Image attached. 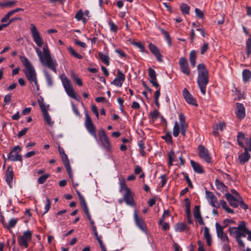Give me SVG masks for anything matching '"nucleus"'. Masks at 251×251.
Returning <instances> with one entry per match:
<instances>
[{"label": "nucleus", "instance_id": "nucleus-1", "mask_svg": "<svg viewBox=\"0 0 251 251\" xmlns=\"http://www.w3.org/2000/svg\"><path fill=\"white\" fill-rule=\"evenodd\" d=\"M30 30L33 41L37 46L34 49L40 62L43 66L47 67L55 73H57V63L56 60L51 57L48 45L44 44V39L34 24H30Z\"/></svg>", "mask_w": 251, "mask_h": 251}, {"label": "nucleus", "instance_id": "nucleus-2", "mask_svg": "<svg viewBox=\"0 0 251 251\" xmlns=\"http://www.w3.org/2000/svg\"><path fill=\"white\" fill-rule=\"evenodd\" d=\"M228 231L230 235H233L238 245L243 249L245 247V245L241 237H245L246 234H248V239L251 241V231L247 228L246 223L244 221H240L237 227L230 226L228 228Z\"/></svg>", "mask_w": 251, "mask_h": 251}, {"label": "nucleus", "instance_id": "nucleus-3", "mask_svg": "<svg viewBox=\"0 0 251 251\" xmlns=\"http://www.w3.org/2000/svg\"><path fill=\"white\" fill-rule=\"evenodd\" d=\"M198 77L197 83L203 95L206 94V88L209 82V73L205 65L199 64L197 66Z\"/></svg>", "mask_w": 251, "mask_h": 251}, {"label": "nucleus", "instance_id": "nucleus-4", "mask_svg": "<svg viewBox=\"0 0 251 251\" xmlns=\"http://www.w3.org/2000/svg\"><path fill=\"white\" fill-rule=\"evenodd\" d=\"M22 61L25 67L24 73L28 80L31 84L33 83L36 87L37 91H39V86L38 83L36 73L33 66L26 57H24Z\"/></svg>", "mask_w": 251, "mask_h": 251}, {"label": "nucleus", "instance_id": "nucleus-5", "mask_svg": "<svg viewBox=\"0 0 251 251\" xmlns=\"http://www.w3.org/2000/svg\"><path fill=\"white\" fill-rule=\"evenodd\" d=\"M178 118L180 122V126L178 122L176 121L173 127V134L175 137H177L179 132L183 136H185L186 131L187 128V125L185 122V117L184 115L180 113L179 114Z\"/></svg>", "mask_w": 251, "mask_h": 251}, {"label": "nucleus", "instance_id": "nucleus-6", "mask_svg": "<svg viewBox=\"0 0 251 251\" xmlns=\"http://www.w3.org/2000/svg\"><path fill=\"white\" fill-rule=\"evenodd\" d=\"M60 79L62 81L63 86L68 95L72 98L77 100L76 94L73 87L69 79L66 75L63 74L60 76Z\"/></svg>", "mask_w": 251, "mask_h": 251}, {"label": "nucleus", "instance_id": "nucleus-7", "mask_svg": "<svg viewBox=\"0 0 251 251\" xmlns=\"http://www.w3.org/2000/svg\"><path fill=\"white\" fill-rule=\"evenodd\" d=\"M99 136L101 146L106 151H110L111 149V145L105 131L103 129L99 130Z\"/></svg>", "mask_w": 251, "mask_h": 251}, {"label": "nucleus", "instance_id": "nucleus-8", "mask_svg": "<svg viewBox=\"0 0 251 251\" xmlns=\"http://www.w3.org/2000/svg\"><path fill=\"white\" fill-rule=\"evenodd\" d=\"M32 232L27 230L24 232L22 235L18 237L19 245L23 248H27L28 247V242L31 240Z\"/></svg>", "mask_w": 251, "mask_h": 251}, {"label": "nucleus", "instance_id": "nucleus-9", "mask_svg": "<svg viewBox=\"0 0 251 251\" xmlns=\"http://www.w3.org/2000/svg\"><path fill=\"white\" fill-rule=\"evenodd\" d=\"M21 150L22 149L19 146H15L8 154L7 158V159H4V161L7 159L13 162L17 161H22V156L21 155L19 154Z\"/></svg>", "mask_w": 251, "mask_h": 251}, {"label": "nucleus", "instance_id": "nucleus-10", "mask_svg": "<svg viewBox=\"0 0 251 251\" xmlns=\"http://www.w3.org/2000/svg\"><path fill=\"white\" fill-rule=\"evenodd\" d=\"M199 155L206 163H211V157L208 150L202 145H200L198 147Z\"/></svg>", "mask_w": 251, "mask_h": 251}, {"label": "nucleus", "instance_id": "nucleus-11", "mask_svg": "<svg viewBox=\"0 0 251 251\" xmlns=\"http://www.w3.org/2000/svg\"><path fill=\"white\" fill-rule=\"evenodd\" d=\"M85 126L88 132L95 138H97L95 127L88 114H85Z\"/></svg>", "mask_w": 251, "mask_h": 251}, {"label": "nucleus", "instance_id": "nucleus-12", "mask_svg": "<svg viewBox=\"0 0 251 251\" xmlns=\"http://www.w3.org/2000/svg\"><path fill=\"white\" fill-rule=\"evenodd\" d=\"M134 220L136 225L143 232L147 234V226L143 221V219L138 216L137 212L135 211L133 214Z\"/></svg>", "mask_w": 251, "mask_h": 251}, {"label": "nucleus", "instance_id": "nucleus-13", "mask_svg": "<svg viewBox=\"0 0 251 251\" xmlns=\"http://www.w3.org/2000/svg\"><path fill=\"white\" fill-rule=\"evenodd\" d=\"M216 230L217 237L220 238L222 242H229V239L224 231V227L221 226L218 223L215 224Z\"/></svg>", "mask_w": 251, "mask_h": 251}, {"label": "nucleus", "instance_id": "nucleus-14", "mask_svg": "<svg viewBox=\"0 0 251 251\" xmlns=\"http://www.w3.org/2000/svg\"><path fill=\"white\" fill-rule=\"evenodd\" d=\"M179 65L181 71L184 74L189 75L191 73V70L187 59L185 57H180L179 60Z\"/></svg>", "mask_w": 251, "mask_h": 251}, {"label": "nucleus", "instance_id": "nucleus-15", "mask_svg": "<svg viewBox=\"0 0 251 251\" xmlns=\"http://www.w3.org/2000/svg\"><path fill=\"white\" fill-rule=\"evenodd\" d=\"M205 193L207 200L210 203V205L213 207L216 208H219L220 204L219 202H218L217 199L213 193L206 191Z\"/></svg>", "mask_w": 251, "mask_h": 251}, {"label": "nucleus", "instance_id": "nucleus-16", "mask_svg": "<svg viewBox=\"0 0 251 251\" xmlns=\"http://www.w3.org/2000/svg\"><path fill=\"white\" fill-rule=\"evenodd\" d=\"M235 113L236 118L240 120L245 118L246 115L245 108L243 104L238 102L236 103Z\"/></svg>", "mask_w": 251, "mask_h": 251}, {"label": "nucleus", "instance_id": "nucleus-17", "mask_svg": "<svg viewBox=\"0 0 251 251\" xmlns=\"http://www.w3.org/2000/svg\"><path fill=\"white\" fill-rule=\"evenodd\" d=\"M182 94L186 101L189 104L197 105V101L194 97L189 93L186 88H184L182 91Z\"/></svg>", "mask_w": 251, "mask_h": 251}, {"label": "nucleus", "instance_id": "nucleus-18", "mask_svg": "<svg viewBox=\"0 0 251 251\" xmlns=\"http://www.w3.org/2000/svg\"><path fill=\"white\" fill-rule=\"evenodd\" d=\"M149 48L150 49V50L151 52L155 56L158 62H161L163 61V60L162 59V55L160 53L159 49L157 48V47L152 43H150L149 45Z\"/></svg>", "mask_w": 251, "mask_h": 251}, {"label": "nucleus", "instance_id": "nucleus-19", "mask_svg": "<svg viewBox=\"0 0 251 251\" xmlns=\"http://www.w3.org/2000/svg\"><path fill=\"white\" fill-rule=\"evenodd\" d=\"M245 152L242 153L238 156V160L240 164H244L248 162L251 158V155L249 153V148H245Z\"/></svg>", "mask_w": 251, "mask_h": 251}, {"label": "nucleus", "instance_id": "nucleus-20", "mask_svg": "<svg viewBox=\"0 0 251 251\" xmlns=\"http://www.w3.org/2000/svg\"><path fill=\"white\" fill-rule=\"evenodd\" d=\"M124 201L126 203L129 205L133 206L134 205V198L132 192L130 190L129 191L126 192L124 197H123Z\"/></svg>", "mask_w": 251, "mask_h": 251}, {"label": "nucleus", "instance_id": "nucleus-21", "mask_svg": "<svg viewBox=\"0 0 251 251\" xmlns=\"http://www.w3.org/2000/svg\"><path fill=\"white\" fill-rule=\"evenodd\" d=\"M225 197L230 205L233 207H237L239 205V200H237L230 193H226Z\"/></svg>", "mask_w": 251, "mask_h": 251}, {"label": "nucleus", "instance_id": "nucleus-22", "mask_svg": "<svg viewBox=\"0 0 251 251\" xmlns=\"http://www.w3.org/2000/svg\"><path fill=\"white\" fill-rule=\"evenodd\" d=\"M13 176L14 174L12 168L10 166L8 167L5 172V177L6 181L10 187H11V185L13 179Z\"/></svg>", "mask_w": 251, "mask_h": 251}, {"label": "nucleus", "instance_id": "nucleus-23", "mask_svg": "<svg viewBox=\"0 0 251 251\" xmlns=\"http://www.w3.org/2000/svg\"><path fill=\"white\" fill-rule=\"evenodd\" d=\"M190 163L195 172L198 174H202L204 172L202 166L198 162L192 160Z\"/></svg>", "mask_w": 251, "mask_h": 251}, {"label": "nucleus", "instance_id": "nucleus-24", "mask_svg": "<svg viewBox=\"0 0 251 251\" xmlns=\"http://www.w3.org/2000/svg\"><path fill=\"white\" fill-rule=\"evenodd\" d=\"M197 52L195 50H192L189 54V61L192 67H194L196 64Z\"/></svg>", "mask_w": 251, "mask_h": 251}, {"label": "nucleus", "instance_id": "nucleus-25", "mask_svg": "<svg viewBox=\"0 0 251 251\" xmlns=\"http://www.w3.org/2000/svg\"><path fill=\"white\" fill-rule=\"evenodd\" d=\"M16 3V0L4 1L2 2H0V7L2 8H12L15 6Z\"/></svg>", "mask_w": 251, "mask_h": 251}, {"label": "nucleus", "instance_id": "nucleus-26", "mask_svg": "<svg viewBox=\"0 0 251 251\" xmlns=\"http://www.w3.org/2000/svg\"><path fill=\"white\" fill-rule=\"evenodd\" d=\"M251 77V72L248 69L244 70L242 72V78L244 82L246 83L250 81Z\"/></svg>", "mask_w": 251, "mask_h": 251}, {"label": "nucleus", "instance_id": "nucleus-27", "mask_svg": "<svg viewBox=\"0 0 251 251\" xmlns=\"http://www.w3.org/2000/svg\"><path fill=\"white\" fill-rule=\"evenodd\" d=\"M204 236L206 239V242L208 246H211V236L209 232V229L207 227H205L204 228Z\"/></svg>", "mask_w": 251, "mask_h": 251}, {"label": "nucleus", "instance_id": "nucleus-28", "mask_svg": "<svg viewBox=\"0 0 251 251\" xmlns=\"http://www.w3.org/2000/svg\"><path fill=\"white\" fill-rule=\"evenodd\" d=\"M99 57L100 61L106 65H109V57L107 55L104 54L102 52H99Z\"/></svg>", "mask_w": 251, "mask_h": 251}, {"label": "nucleus", "instance_id": "nucleus-29", "mask_svg": "<svg viewBox=\"0 0 251 251\" xmlns=\"http://www.w3.org/2000/svg\"><path fill=\"white\" fill-rule=\"evenodd\" d=\"M187 228V226L183 223H177L175 226V231L176 232H183Z\"/></svg>", "mask_w": 251, "mask_h": 251}, {"label": "nucleus", "instance_id": "nucleus-30", "mask_svg": "<svg viewBox=\"0 0 251 251\" xmlns=\"http://www.w3.org/2000/svg\"><path fill=\"white\" fill-rule=\"evenodd\" d=\"M120 180V192L124 191L125 192H127L130 190L129 188H128L126 184L125 180L124 178L121 179L119 178Z\"/></svg>", "mask_w": 251, "mask_h": 251}, {"label": "nucleus", "instance_id": "nucleus-31", "mask_svg": "<svg viewBox=\"0 0 251 251\" xmlns=\"http://www.w3.org/2000/svg\"><path fill=\"white\" fill-rule=\"evenodd\" d=\"M160 31L161 32L162 34H163L168 44V45L171 46L172 45V42H171V38L168 33V32L164 30L163 28L160 29Z\"/></svg>", "mask_w": 251, "mask_h": 251}, {"label": "nucleus", "instance_id": "nucleus-32", "mask_svg": "<svg viewBox=\"0 0 251 251\" xmlns=\"http://www.w3.org/2000/svg\"><path fill=\"white\" fill-rule=\"evenodd\" d=\"M44 75L48 85L51 86L53 85V80L51 75L47 71H44Z\"/></svg>", "mask_w": 251, "mask_h": 251}, {"label": "nucleus", "instance_id": "nucleus-33", "mask_svg": "<svg viewBox=\"0 0 251 251\" xmlns=\"http://www.w3.org/2000/svg\"><path fill=\"white\" fill-rule=\"evenodd\" d=\"M180 8L183 14H189L190 11V6L186 3H181L180 5Z\"/></svg>", "mask_w": 251, "mask_h": 251}, {"label": "nucleus", "instance_id": "nucleus-34", "mask_svg": "<svg viewBox=\"0 0 251 251\" xmlns=\"http://www.w3.org/2000/svg\"><path fill=\"white\" fill-rule=\"evenodd\" d=\"M68 50L70 52V53L71 54V55L72 56H73L74 57H75L76 58H77L79 59H81L82 58V56L80 54H78V53H77L74 50V49L72 47H68Z\"/></svg>", "mask_w": 251, "mask_h": 251}, {"label": "nucleus", "instance_id": "nucleus-35", "mask_svg": "<svg viewBox=\"0 0 251 251\" xmlns=\"http://www.w3.org/2000/svg\"><path fill=\"white\" fill-rule=\"evenodd\" d=\"M209 44L208 43L203 41V43L201 47V54L203 55L209 49Z\"/></svg>", "mask_w": 251, "mask_h": 251}, {"label": "nucleus", "instance_id": "nucleus-36", "mask_svg": "<svg viewBox=\"0 0 251 251\" xmlns=\"http://www.w3.org/2000/svg\"><path fill=\"white\" fill-rule=\"evenodd\" d=\"M50 176L49 174L43 175L38 178L37 182L40 184H43Z\"/></svg>", "mask_w": 251, "mask_h": 251}, {"label": "nucleus", "instance_id": "nucleus-37", "mask_svg": "<svg viewBox=\"0 0 251 251\" xmlns=\"http://www.w3.org/2000/svg\"><path fill=\"white\" fill-rule=\"evenodd\" d=\"M43 115L44 119L47 124L50 126H51L53 124V122L51 121L50 117L48 112L43 114Z\"/></svg>", "mask_w": 251, "mask_h": 251}, {"label": "nucleus", "instance_id": "nucleus-38", "mask_svg": "<svg viewBox=\"0 0 251 251\" xmlns=\"http://www.w3.org/2000/svg\"><path fill=\"white\" fill-rule=\"evenodd\" d=\"M17 223V220L14 218H12L9 221L8 224H6V228L10 229L14 227Z\"/></svg>", "mask_w": 251, "mask_h": 251}, {"label": "nucleus", "instance_id": "nucleus-39", "mask_svg": "<svg viewBox=\"0 0 251 251\" xmlns=\"http://www.w3.org/2000/svg\"><path fill=\"white\" fill-rule=\"evenodd\" d=\"M175 154L174 151H171L168 154V164L169 166L173 165V162L175 161Z\"/></svg>", "mask_w": 251, "mask_h": 251}, {"label": "nucleus", "instance_id": "nucleus-40", "mask_svg": "<svg viewBox=\"0 0 251 251\" xmlns=\"http://www.w3.org/2000/svg\"><path fill=\"white\" fill-rule=\"evenodd\" d=\"M246 49H247V55L248 57L249 56L251 53V38H249L246 41Z\"/></svg>", "mask_w": 251, "mask_h": 251}, {"label": "nucleus", "instance_id": "nucleus-41", "mask_svg": "<svg viewBox=\"0 0 251 251\" xmlns=\"http://www.w3.org/2000/svg\"><path fill=\"white\" fill-rule=\"evenodd\" d=\"M215 185L217 187V189L221 191H224L225 190V188H226V186L224 183H223L222 182L218 179H216L215 181Z\"/></svg>", "mask_w": 251, "mask_h": 251}, {"label": "nucleus", "instance_id": "nucleus-42", "mask_svg": "<svg viewBox=\"0 0 251 251\" xmlns=\"http://www.w3.org/2000/svg\"><path fill=\"white\" fill-rule=\"evenodd\" d=\"M108 25L110 27V29L111 31L116 33L118 30L117 26L111 20L108 21Z\"/></svg>", "mask_w": 251, "mask_h": 251}, {"label": "nucleus", "instance_id": "nucleus-43", "mask_svg": "<svg viewBox=\"0 0 251 251\" xmlns=\"http://www.w3.org/2000/svg\"><path fill=\"white\" fill-rule=\"evenodd\" d=\"M186 201V214L187 215V218H189L190 217V213H191V210H190V203L188 199H185Z\"/></svg>", "mask_w": 251, "mask_h": 251}, {"label": "nucleus", "instance_id": "nucleus-44", "mask_svg": "<svg viewBox=\"0 0 251 251\" xmlns=\"http://www.w3.org/2000/svg\"><path fill=\"white\" fill-rule=\"evenodd\" d=\"M162 138L164 139L169 144L172 143V137L170 132H168L164 136H162Z\"/></svg>", "mask_w": 251, "mask_h": 251}, {"label": "nucleus", "instance_id": "nucleus-45", "mask_svg": "<svg viewBox=\"0 0 251 251\" xmlns=\"http://www.w3.org/2000/svg\"><path fill=\"white\" fill-rule=\"evenodd\" d=\"M84 15L83 12L81 9H80L75 14V18L78 21H79L80 20H83L84 21V18H83V16Z\"/></svg>", "mask_w": 251, "mask_h": 251}, {"label": "nucleus", "instance_id": "nucleus-46", "mask_svg": "<svg viewBox=\"0 0 251 251\" xmlns=\"http://www.w3.org/2000/svg\"><path fill=\"white\" fill-rule=\"evenodd\" d=\"M194 215L195 218L196 219L200 217H201L200 212V206L199 205L195 206L194 209Z\"/></svg>", "mask_w": 251, "mask_h": 251}, {"label": "nucleus", "instance_id": "nucleus-47", "mask_svg": "<svg viewBox=\"0 0 251 251\" xmlns=\"http://www.w3.org/2000/svg\"><path fill=\"white\" fill-rule=\"evenodd\" d=\"M149 76L150 77L151 79H156V75L155 71L151 68H150L149 69Z\"/></svg>", "mask_w": 251, "mask_h": 251}, {"label": "nucleus", "instance_id": "nucleus-48", "mask_svg": "<svg viewBox=\"0 0 251 251\" xmlns=\"http://www.w3.org/2000/svg\"><path fill=\"white\" fill-rule=\"evenodd\" d=\"M46 201H47V203L45 205V206L44 208L45 210L43 212L44 214L47 213L50 208V200L48 197H47V198H46Z\"/></svg>", "mask_w": 251, "mask_h": 251}, {"label": "nucleus", "instance_id": "nucleus-49", "mask_svg": "<svg viewBox=\"0 0 251 251\" xmlns=\"http://www.w3.org/2000/svg\"><path fill=\"white\" fill-rule=\"evenodd\" d=\"M223 223L224 226H222L224 227V228L225 227H226L228 226V224H235V222L230 219H226L224 220V221H223Z\"/></svg>", "mask_w": 251, "mask_h": 251}, {"label": "nucleus", "instance_id": "nucleus-50", "mask_svg": "<svg viewBox=\"0 0 251 251\" xmlns=\"http://www.w3.org/2000/svg\"><path fill=\"white\" fill-rule=\"evenodd\" d=\"M116 78L123 82L125 79V75L120 70H118V75Z\"/></svg>", "mask_w": 251, "mask_h": 251}, {"label": "nucleus", "instance_id": "nucleus-51", "mask_svg": "<svg viewBox=\"0 0 251 251\" xmlns=\"http://www.w3.org/2000/svg\"><path fill=\"white\" fill-rule=\"evenodd\" d=\"M196 16L202 19L204 18V14L203 12L199 8H196L195 10Z\"/></svg>", "mask_w": 251, "mask_h": 251}, {"label": "nucleus", "instance_id": "nucleus-52", "mask_svg": "<svg viewBox=\"0 0 251 251\" xmlns=\"http://www.w3.org/2000/svg\"><path fill=\"white\" fill-rule=\"evenodd\" d=\"M133 45H135L136 47L140 49L141 51L144 52L145 51V48L144 45L141 42H134L133 43Z\"/></svg>", "mask_w": 251, "mask_h": 251}, {"label": "nucleus", "instance_id": "nucleus-53", "mask_svg": "<svg viewBox=\"0 0 251 251\" xmlns=\"http://www.w3.org/2000/svg\"><path fill=\"white\" fill-rule=\"evenodd\" d=\"M72 77L73 78H74V80H75V81L76 83L78 86H81L82 85V82L81 80L79 78H78V77H76V76L75 75V74H73V75H72Z\"/></svg>", "mask_w": 251, "mask_h": 251}, {"label": "nucleus", "instance_id": "nucleus-54", "mask_svg": "<svg viewBox=\"0 0 251 251\" xmlns=\"http://www.w3.org/2000/svg\"><path fill=\"white\" fill-rule=\"evenodd\" d=\"M12 15V13L10 11H9L3 18L1 19L0 22L2 23L6 22Z\"/></svg>", "mask_w": 251, "mask_h": 251}, {"label": "nucleus", "instance_id": "nucleus-55", "mask_svg": "<svg viewBox=\"0 0 251 251\" xmlns=\"http://www.w3.org/2000/svg\"><path fill=\"white\" fill-rule=\"evenodd\" d=\"M28 128L25 127L21 130L18 134L17 136L18 138H21L23 136L25 135L27 132Z\"/></svg>", "mask_w": 251, "mask_h": 251}, {"label": "nucleus", "instance_id": "nucleus-56", "mask_svg": "<svg viewBox=\"0 0 251 251\" xmlns=\"http://www.w3.org/2000/svg\"><path fill=\"white\" fill-rule=\"evenodd\" d=\"M80 204H81V206L82 207L83 210L84 212H85V214L87 215L88 214H89L90 213H89L88 208L86 202L81 203Z\"/></svg>", "mask_w": 251, "mask_h": 251}, {"label": "nucleus", "instance_id": "nucleus-57", "mask_svg": "<svg viewBox=\"0 0 251 251\" xmlns=\"http://www.w3.org/2000/svg\"><path fill=\"white\" fill-rule=\"evenodd\" d=\"M123 82H122L120 80L115 78L114 80L112 81V84L117 87H121Z\"/></svg>", "mask_w": 251, "mask_h": 251}, {"label": "nucleus", "instance_id": "nucleus-58", "mask_svg": "<svg viewBox=\"0 0 251 251\" xmlns=\"http://www.w3.org/2000/svg\"><path fill=\"white\" fill-rule=\"evenodd\" d=\"M76 193L78 196V197L79 198L80 203L81 204V203L86 202L84 197L81 194L80 192L78 190H76Z\"/></svg>", "mask_w": 251, "mask_h": 251}, {"label": "nucleus", "instance_id": "nucleus-59", "mask_svg": "<svg viewBox=\"0 0 251 251\" xmlns=\"http://www.w3.org/2000/svg\"><path fill=\"white\" fill-rule=\"evenodd\" d=\"M75 44H76L83 48H86L87 47V46L84 42L80 41L78 40H75Z\"/></svg>", "mask_w": 251, "mask_h": 251}, {"label": "nucleus", "instance_id": "nucleus-60", "mask_svg": "<svg viewBox=\"0 0 251 251\" xmlns=\"http://www.w3.org/2000/svg\"><path fill=\"white\" fill-rule=\"evenodd\" d=\"M159 115V112L157 110H154L150 113V115L151 118L153 119H156Z\"/></svg>", "mask_w": 251, "mask_h": 251}, {"label": "nucleus", "instance_id": "nucleus-61", "mask_svg": "<svg viewBox=\"0 0 251 251\" xmlns=\"http://www.w3.org/2000/svg\"><path fill=\"white\" fill-rule=\"evenodd\" d=\"M220 17L218 19L217 17V23L219 25H222L225 21V15L224 14H220Z\"/></svg>", "mask_w": 251, "mask_h": 251}, {"label": "nucleus", "instance_id": "nucleus-62", "mask_svg": "<svg viewBox=\"0 0 251 251\" xmlns=\"http://www.w3.org/2000/svg\"><path fill=\"white\" fill-rule=\"evenodd\" d=\"M223 249L226 251H230V247L229 245V242H224Z\"/></svg>", "mask_w": 251, "mask_h": 251}, {"label": "nucleus", "instance_id": "nucleus-63", "mask_svg": "<svg viewBox=\"0 0 251 251\" xmlns=\"http://www.w3.org/2000/svg\"><path fill=\"white\" fill-rule=\"evenodd\" d=\"M39 106L43 114L48 112L46 106L45 105L44 103L39 102Z\"/></svg>", "mask_w": 251, "mask_h": 251}, {"label": "nucleus", "instance_id": "nucleus-64", "mask_svg": "<svg viewBox=\"0 0 251 251\" xmlns=\"http://www.w3.org/2000/svg\"><path fill=\"white\" fill-rule=\"evenodd\" d=\"M198 244L199 246L198 251H205L203 245L200 240L198 241Z\"/></svg>", "mask_w": 251, "mask_h": 251}]
</instances>
